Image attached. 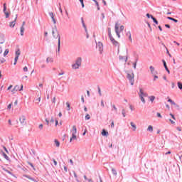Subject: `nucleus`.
Wrapping results in <instances>:
<instances>
[{"instance_id": "nucleus-16", "label": "nucleus", "mask_w": 182, "mask_h": 182, "mask_svg": "<svg viewBox=\"0 0 182 182\" xmlns=\"http://www.w3.org/2000/svg\"><path fill=\"white\" fill-rule=\"evenodd\" d=\"M127 36H128L130 42H133V40H132V33H130V31L127 33Z\"/></svg>"}, {"instance_id": "nucleus-56", "label": "nucleus", "mask_w": 182, "mask_h": 182, "mask_svg": "<svg viewBox=\"0 0 182 182\" xmlns=\"http://www.w3.org/2000/svg\"><path fill=\"white\" fill-rule=\"evenodd\" d=\"M53 163L55 166H58V162L56 161V160L53 159Z\"/></svg>"}, {"instance_id": "nucleus-42", "label": "nucleus", "mask_w": 182, "mask_h": 182, "mask_svg": "<svg viewBox=\"0 0 182 182\" xmlns=\"http://www.w3.org/2000/svg\"><path fill=\"white\" fill-rule=\"evenodd\" d=\"M112 173L114 174L115 176L117 175V171H116L115 169H112Z\"/></svg>"}, {"instance_id": "nucleus-62", "label": "nucleus", "mask_w": 182, "mask_h": 182, "mask_svg": "<svg viewBox=\"0 0 182 182\" xmlns=\"http://www.w3.org/2000/svg\"><path fill=\"white\" fill-rule=\"evenodd\" d=\"M165 26H166V28H168V29H170V25L166 24Z\"/></svg>"}, {"instance_id": "nucleus-9", "label": "nucleus", "mask_w": 182, "mask_h": 182, "mask_svg": "<svg viewBox=\"0 0 182 182\" xmlns=\"http://www.w3.org/2000/svg\"><path fill=\"white\" fill-rule=\"evenodd\" d=\"M16 19H18V14L14 16V20L9 23L10 28H14L16 25Z\"/></svg>"}, {"instance_id": "nucleus-61", "label": "nucleus", "mask_w": 182, "mask_h": 182, "mask_svg": "<svg viewBox=\"0 0 182 182\" xmlns=\"http://www.w3.org/2000/svg\"><path fill=\"white\" fill-rule=\"evenodd\" d=\"M50 123H55V119H53V118H51Z\"/></svg>"}, {"instance_id": "nucleus-2", "label": "nucleus", "mask_w": 182, "mask_h": 182, "mask_svg": "<svg viewBox=\"0 0 182 182\" xmlns=\"http://www.w3.org/2000/svg\"><path fill=\"white\" fill-rule=\"evenodd\" d=\"M124 31V26H121L119 23H116L115 24V32L118 38H120V33L123 32Z\"/></svg>"}, {"instance_id": "nucleus-1", "label": "nucleus", "mask_w": 182, "mask_h": 182, "mask_svg": "<svg viewBox=\"0 0 182 182\" xmlns=\"http://www.w3.org/2000/svg\"><path fill=\"white\" fill-rule=\"evenodd\" d=\"M52 35L54 39H58V52L60 50V36H59V32L56 28H53L52 31Z\"/></svg>"}, {"instance_id": "nucleus-51", "label": "nucleus", "mask_w": 182, "mask_h": 182, "mask_svg": "<svg viewBox=\"0 0 182 182\" xmlns=\"http://www.w3.org/2000/svg\"><path fill=\"white\" fill-rule=\"evenodd\" d=\"M24 177H26V178H29V180H33V178L28 176L27 175H25Z\"/></svg>"}, {"instance_id": "nucleus-27", "label": "nucleus", "mask_w": 182, "mask_h": 182, "mask_svg": "<svg viewBox=\"0 0 182 182\" xmlns=\"http://www.w3.org/2000/svg\"><path fill=\"white\" fill-rule=\"evenodd\" d=\"M168 102H169V103H171V105H173V106H176V102H174V101H172L171 99H168Z\"/></svg>"}, {"instance_id": "nucleus-57", "label": "nucleus", "mask_w": 182, "mask_h": 182, "mask_svg": "<svg viewBox=\"0 0 182 182\" xmlns=\"http://www.w3.org/2000/svg\"><path fill=\"white\" fill-rule=\"evenodd\" d=\"M133 65H134V68L136 69V66L137 65V61H136Z\"/></svg>"}, {"instance_id": "nucleus-25", "label": "nucleus", "mask_w": 182, "mask_h": 182, "mask_svg": "<svg viewBox=\"0 0 182 182\" xmlns=\"http://www.w3.org/2000/svg\"><path fill=\"white\" fill-rule=\"evenodd\" d=\"M82 23L83 28H85V32H87V28H86V25H85V21H83V18H82Z\"/></svg>"}, {"instance_id": "nucleus-64", "label": "nucleus", "mask_w": 182, "mask_h": 182, "mask_svg": "<svg viewBox=\"0 0 182 182\" xmlns=\"http://www.w3.org/2000/svg\"><path fill=\"white\" fill-rule=\"evenodd\" d=\"M70 163L72 164V166H73V161L72 159H70Z\"/></svg>"}, {"instance_id": "nucleus-29", "label": "nucleus", "mask_w": 182, "mask_h": 182, "mask_svg": "<svg viewBox=\"0 0 182 182\" xmlns=\"http://www.w3.org/2000/svg\"><path fill=\"white\" fill-rule=\"evenodd\" d=\"M9 53V50L6 49L4 53V56H6V55H8Z\"/></svg>"}, {"instance_id": "nucleus-45", "label": "nucleus", "mask_w": 182, "mask_h": 182, "mask_svg": "<svg viewBox=\"0 0 182 182\" xmlns=\"http://www.w3.org/2000/svg\"><path fill=\"white\" fill-rule=\"evenodd\" d=\"M156 115L158 117H160L161 119L162 117H161V114H160V112H157Z\"/></svg>"}, {"instance_id": "nucleus-49", "label": "nucleus", "mask_w": 182, "mask_h": 182, "mask_svg": "<svg viewBox=\"0 0 182 182\" xmlns=\"http://www.w3.org/2000/svg\"><path fill=\"white\" fill-rule=\"evenodd\" d=\"M6 18H9V14L8 12H5Z\"/></svg>"}, {"instance_id": "nucleus-14", "label": "nucleus", "mask_w": 182, "mask_h": 182, "mask_svg": "<svg viewBox=\"0 0 182 182\" xmlns=\"http://www.w3.org/2000/svg\"><path fill=\"white\" fill-rule=\"evenodd\" d=\"M14 87L16 88V90H17V92H18V90H20V91L23 90V85H21L20 89H19V85H16Z\"/></svg>"}, {"instance_id": "nucleus-17", "label": "nucleus", "mask_w": 182, "mask_h": 182, "mask_svg": "<svg viewBox=\"0 0 182 182\" xmlns=\"http://www.w3.org/2000/svg\"><path fill=\"white\" fill-rule=\"evenodd\" d=\"M54 143H55L56 147H59L60 146V143L59 142V141H58V139H55Z\"/></svg>"}, {"instance_id": "nucleus-30", "label": "nucleus", "mask_w": 182, "mask_h": 182, "mask_svg": "<svg viewBox=\"0 0 182 182\" xmlns=\"http://www.w3.org/2000/svg\"><path fill=\"white\" fill-rule=\"evenodd\" d=\"M20 55H21V50H17L16 51V56L19 57Z\"/></svg>"}, {"instance_id": "nucleus-33", "label": "nucleus", "mask_w": 182, "mask_h": 182, "mask_svg": "<svg viewBox=\"0 0 182 182\" xmlns=\"http://www.w3.org/2000/svg\"><path fill=\"white\" fill-rule=\"evenodd\" d=\"M149 99H150L151 102H154V99H156V97L151 96V97H149Z\"/></svg>"}, {"instance_id": "nucleus-40", "label": "nucleus", "mask_w": 182, "mask_h": 182, "mask_svg": "<svg viewBox=\"0 0 182 182\" xmlns=\"http://www.w3.org/2000/svg\"><path fill=\"white\" fill-rule=\"evenodd\" d=\"M11 108H12V103L9 104V105H8V107H7V109H8L9 110H11Z\"/></svg>"}, {"instance_id": "nucleus-26", "label": "nucleus", "mask_w": 182, "mask_h": 182, "mask_svg": "<svg viewBox=\"0 0 182 182\" xmlns=\"http://www.w3.org/2000/svg\"><path fill=\"white\" fill-rule=\"evenodd\" d=\"M102 136H107L109 134V132H106V130L103 129L102 132Z\"/></svg>"}, {"instance_id": "nucleus-7", "label": "nucleus", "mask_w": 182, "mask_h": 182, "mask_svg": "<svg viewBox=\"0 0 182 182\" xmlns=\"http://www.w3.org/2000/svg\"><path fill=\"white\" fill-rule=\"evenodd\" d=\"M139 97L142 102L146 103V100H144V97H147V93L143 92V90L141 88L139 89Z\"/></svg>"}, {"instance_id": "nucleus-43", "label": "nucleus", "mask_w": 182, "mask_h": 182, "mask_svg": "<svg viewBox=\"0 0 182 182\" xmlns=\"http://www.w3.org/2000/svg\"><path fill=\"white\" fill-rule=\"evenodd\" d=\"M112 107H113L114 110H115V112H117V107H116V105H113Z\"/></svg>"}, {"instance_id": "nucleus-60", "label": "nucleus", "mask_w": 182, "mask_h": 182, "mask_svg": "<svg viewBox=\"0 0 182 182\" xmlns=\"http://www.w3.org/2000/svg\"><path fill=\"white\" fill-rule=\"evenodd\" d=\"M176 129H177V130H178V132H181V127H178Z\"/></svg>"}, {"instance_id": "nucleus-54", "label": "nucleus", "mask_w": 182, "mask_h": 182, "mask_svg": "<svg viewBox=\"0 0 182 182\" xmlns=\"http://www.w3.org/2000/svg\"><path fill=\"white\" fill-rule=\"evenodd\" d=\"M59 11H60V13L62 14V7L60 6V3L59 4Z\"/></svg>"}, {"instance_id": "nucleus-59", "label": "nucleus", "mask_w": 182, "mask_h": 182, "mask_svg": "<svg viewBox=\"0 0 182 182\" xmlns=\"http://www.w3.org/2000/svg\"><path fill=\"white\" fill-rule=\"evenodd\" d=\"M5 42V41L3 39V40H1V37H0V43H4Z\"/></svg>"}, {"instance_id": "nucleus-55", "label": "nucleus", "mask_w": 182, "mask_h": 182, "mask_svg": "<svg viewBox=\"0 0 182 182\" xmlns=\"http://www.w3.org/2000/svg\"><path fill=\"white\" fill-rule=\"evenodd\" d=\"M101 106L102 107H105V103L103 102V100L101 101Z\"/></svg>"}, {"instance_id": "nucleus-10", "label": "nucleus", "mask_w": 182, "mask_h": 182, "mask_svg": "<svg viewBox=\"0 0 182 182\" xmlns=\"http://www.w3.org/2000/svg\"><path fill=\"white\" fill-rule=\"evenodd\" d=\"M19 122L21 124H26V117L25 115L21 116L19 117Z\"/></svg>"}, {"instance_id": "nucleus-39", "label": "nucleus", "mask_w": 182, "mask_h": 182, "mask_svg": "<svg viewBox=\"0 0 182 182\" xmlns=\"http://www.w3.org/2000/svg\"><path fill=\"white\" fill-rule=\"evenodd\" d=\"M4 12H6V4H4Z\"/></svg>"}, {"instance_id": "nucleus-48", "label": "nucleus", "mask_w": 182, "mask_h": 182, "mask_svg": "<svg viewBox=\"0 0 182 182\" xmlns=\"http://www.w3.org/2000/svg\"><path fill=\"white\" fill-rule=\"evenodd\" d=\"M154 80H156V79H159V76L156 75H154Z\"/></svg>"}, {"instance_id": "nucleus-8", "label": "nucleus", "mask_w": 182, "mask_h": 182, "mask_svg": "<svg viewBox=\"0 0 182 182\" xmlns=\"http://www.w3.org/2000/svg\"><path fill=\"white\" fill-rule=\"evenodd\" d=\"M41 97H42V92H38L37 93V98L35 100V102L37 105H39V103H41Z\"/></svg>"}, {"instance_id": "nucleus-52", "label": "nucleus", "mask_w": 182, "mask_h": 182, "mask_svg": "<svg viewBox=\"0 0 182 182\" xmlns=\"http://www.w3.org/2000/svg\"><path fill=\"white\" fill-rule=\"evenodd\" d=\"M94 2H95L97 6H99V2H97V0H92Z\"/></svg>"}, {"instance_id": "nucleus-18", "label": "nucleus", "mask_w": 182, "mask_h": 182, "mask_svg": "<svg viewBox=\"0 0 182 182\" xmlns=\"http://www.w3.org/2000/svg\"><path fill=\"white\" fill-rule=\"evenodd\" d=\"M5 62H6L5 58H2V55H0V65L1 63H5Z\"/></svg>"}, {"instance_id": "nucleus-21", "label": "nucleus", "mask_w": 182, "mask_h": 182, "mask_svg": "<svg viewBox=\"0 0 182 182\" xmlns=\"http://www.w3.org/2000/svg\"><path fill=\"white\" fill-rule=\"evenodd\" d=\"M151 18H152L154 23H156V25H159V21H157V19H156V18H154L153 16H151Z\"/></svg>"}, {"instance_id": "nucleus-24", "label": "nucleus", "mask_w": 182, "mask_h": 182, "mask_svg": "<svg viewBox=\"0 0 182 182\" xmlns=\"http://www.w3.org/2000/svg\"><path fill=\"white\" fill-rule=\"evenodd\" d=\"M162 62L164 63V66L166 70H168V68H167V64L166 63V61L164 60H163Z\"/></svg>"}, {"instance_id": "nucleus-31", "label": "nucleus", "mask_w": 182, "mask_h": 182, "mask_svg": "<svg viewBox=\"0 0 182 182\" xmlns=\"http://www.w3.org/2000/svg\"><path fill=\"white\" fill-rule=\"evenodd\" d=\"M147 130H148L149 132H153V127L151 126V125H149V126L148 127Z\"/></svg>"}, {"instance_id": "nucleus-41", "label": "nucleus", "mask_w": 182, "mask_h": 182, "mask_svg": "<svg viewBox=\"0 0 182 182\" xmlns=\"http://www.w3.org/2000/svg\"><path fill=\"white\" fill-rule=\"evenodd\" d=\"M98 93L100 96H102V90H100V87H98Z\"/></svg>"}, {"instance_id": "nucleus-44", "label": "nucleus", "mask_w": 182, "mask_h": 182, "mask_svg": "<svg viewBox=\"0 0 182 182\" xmlns=\"http://www.w3.org/2000/svg\"><path fill=\"white\" fill-rule=\"evenodd\" d=\"M38 127L40 130H42V129H43V124H41Z\"/></svg>"}, {"instance_id": "nucleus-32", "label": "nucleus", "mask_w": 182, "mask_h": 182, "mask_svg": "<svg viewBox=\"0 0 182 182\" xmlns=\"http://www.w3.org/2000/svg\"><path fill=\"white\" fill-rule=\"evenodd\" d=\"M90 115L89 114H87L85 115V120H90Z\"/></svg>"}, {"instance_id": "nucleus-19", "label": "nucleus", "mask_w": 182, "mask_h": 182, "mask_svg": "<svg viewBox=\"0 0 182 182\" xmlns=\"http://www.w3.org/2000/svg\"><path fill=\"white\" fill-rule=\"evenodd\" d=\"M167 19H169V21H173V22H176V23L178 22V20L173 18L172 17H167Z\"/></svg>"}, {"instance_id": "nucleus-36", "label": "nucleus", "mask_w": 182, "mask_h": 182, "mask_svg": "<svg viewBox=\"0 0 182 182\" xmlns=\"http://www.w3.org/2000/svg\"><path fill=\"white\" fill-rule=\"evenodd\" d=\"M28 164H29V166H31V167L33 168V170H35V166H33V164L31 162H28Z\"/></svg>"}, {"instance_id": "nucleus-3", "label": "nucleus", "mask_w": 182, "mask_h": 182, "mask_svg": "<svg viewBox=\"0 0 182 182\" xmlns=\"http://www.w3.org/2000/svg\"><path fill=\"white\" fill-rule=\"evenodd\" d=\"M72 137L70 139V143H72L73 140H77V137L76 136L77 133V129H76V126H73V129L71 131Z\"/></svg>"}, {"instance_id": "nucleus-12", "label": "nucleus", "mask_w": 182, "mask_h": 182, "mask_svg": "<svg viewBox=\"0 0 182 182\" xmlns=\"http://www.w3.org/2000/svg\"><path fill=\"white\" fill-rule=\"evenodd\" d=\"M149 69H150L151 73H152V75H157V71H156V70H154V67L150 66V67H149Z\"/></svg>"}, {"instance_id": "nucleus-13", "label": "nucleus", "mask_w": 182, "mask_h": 182, "mask_svg": "<svg viewBox=\"0 0 182 182\" xmlns=\"http://www.w3.org/2000/svg\"><path fill=\"white\" fill-rule=\"evenodd\" d=\"M50 18H52V21L53 22V23H56V20H55V16L53 15V14L51 12L49 14Z\"/></svg>"}, {"instance_id": "nucleus-28", "label": "nucleus", "mask_w": 182, "mask_h": 182, "mask_svg": "<svg viewBox=\"0 0 182 182\" xmlns=\"http://www.w3.org/2000/svg\"><path fill=\"white\" fill-rule=\"evenodd\" d=\"M178 89L182 90V83H181V82H178Z\"/></svg>"}, {"instance_id": "nucleus-37", "label": "nucleus", "mask_w": 182, "mask_h": 182, "mask_svg": "<svg viewBox=\"0 0 182 182\" xmlns=\"http://www.w3.org/2000/svg\"><path fill=\"white\" fill-rule=\"evenodd\" d=\"M122 115L124 117H126V110L124 109H122Z\"/></svg>"}, {"instance_id": "nucleus-11", "label": "nucleus", "mask_w": 182, "mask_h": 182, "mask_svg": "<svg viewBox=\"0 0 182 182\" xmlns=\"http://www.w3.org/2000/svg\"><path fill=\"white\" fill-rule=\"evenodd\" d=\"M97 48H99L100 52H102V50H103V43H98L97 45Z\"/></svg>"}, {"instance_id": "nucleus-23", "label": "nucleus", "mask_w": 182, "mask_h": 182, "mask_svg": "<svg viewBox=\"0 0 182 182\" xmlns=\"http://www.w3.org/2000/svg\"><path fill=\"white\" fill-rule=\"evenodd\" d=\"M51 62H53V58H50V57H48L47 58V63H51Z\"/></svg>"}, {"instance_id": "nucleus-5", "label": "nucleus", "mask_w": 182, "mask_h": 182, "mask_svg": "<svg viewBox=\"0 0 182 182\" xmlns=\"http://www.w3.org/2000/svg\"><path fill=\"white\" fill-rule=\"evenodd\" d=\"M82 65V58H78L75 64L72 65L73 69H79Z\"/></svg>"}, {"instance_id": "nucleus-50", "label": "nucleus", "mask_w": 182, "mask_h": 182, "mask_svg": "<svg viewBox=\"0 0 182 182\" xmlns=\"http://www.w3.org/2000/svg\"><path fill=\"white\" fill-rule=\"evenodd\" d=\"M169 122H171V124H176V122L173 121L172 119H169Z\"/></svg>"}, {"instance_id": "nucleus-34", "label": "nucleus", "mask_w": 182, "mask_h": 182, "mask_svg": "<svg viewBox=\"0 0 182 182\" xmlns=\"http://www.w3.org/2000/svg\"><path fill=\"white\" fill-rule=\"evenodd\" d=\"M66 106L68 107V110H70V104L69 102H66Z\"/></svg>"}, {"instance_id": "nucleus-15", "label": "nucleus", "mask_w": 182, "mask_h": 182, "mask_svg": "<svg viewBox=\"0 0 182 182\" xmlns=\"http://www.w3.org/2000/svg\"><path fill=\"white\" fill-rule=\"evenodd\" d=\"M132 127L133 128V131L136 132V129H137V127L136 126V124L134 122H131L130 123Z\"/></svg>"}, {"instance_id": "nucleus-20", "label": "nucleus", "mask_w": 182, "mask_h": 182, "mask_svg": "<svg viewBox=\"0 0 182 182\" xmlns=\"http://www.w3.org/2000/svg\"><path fill=\"white\" fill-rule=\"evenodd\" d=\"M3 154V157H4V159L6 160H9V156L6 155V154H5L4 152H2Z\"/></svg>"}, {"instance_id": "nucleus-63", "label": "nucleus", "mask_w": 182, "mask_h": 182, "mask_svg": "<svg viewBox=\"0 0 182 182\" xmlns=\"http://www.w3.org/2000/svg\"><path fill=\"white\" fill-rule=\"evenodd\" d=\"M146 16H147V18H151V15H149V14H146Z\"/></svg>"}, {"instance_id": "nucleus-22", "label": "nucleus", "mask_w": 182, "mask_h": 182, "mask_svg": "<svg viewBox=\"0 0 182 182\" xmlns=\"http://www.w3.org/2000/svg\"><path fill=\"white\" fill-rule=\"evenodd\" d=\"M25 31V27L21 26V36H23V32Z\"/></svg>"}, {"instance_id": "nucleus-58", "label": "nucleus", "mask_w": 182, "mask_h": 182, "mask_svg": "<svg viewBox=\"0 0 182 182\" xmlns=\"http://www.w3.org/2000/svg\"><path fill=\"white\" fill-rule=\"evenodd\" d=\"M58 75H59V76H62V75H65V72L62 71Z\"/></svg>"}, {"instance_id": "nucleus-35", "label": "nucleus", "mask_w": 182, "mask_h": 182, "mask_svg": "<svg viewBox=\"0 0 182 182\" xmlns=\"http://www.w3.org/2000/svg\"><path fill=\"white\" fill-rule=\"evenodd\" d=\"M18 59H19V57L16 56V58H15V59H14V60H15L14 65H16V63L18 62Z\"/></svg>"}, {"instance_id": "nucleus-53", "label": "nucleus", "mask_w": 182, "mask_h": 182, "mask_svg": "<svg viewBox=\"0 0 182 182\" xmlns=\"http://www.w3.org/2000/svg\"><path fill=\"white\" fill-rule=\"evenodd\" d=\"M111 127H114V122H112V123H111Z\"/></svg>"}, {"instance_id": "nucleus-38", "label": "nucleus", "mask_w": 182, "mask_h": 182, "mask_svg": "<svg viewBox=\"0 0 182 182\" xmlns=\"http://www.w3.org/2000/svg\"><path fill=\"white\" fill-rule=\"evenodd\" d=\"M16 92H18V90H16V89L15 88V87H14V89H13V90H11V92H12L13 94H15V93H16Z\"/></svg>"}, {"instance_id": "nucleus-47", "label": "nucleus", "mask_w": 182, "mask_h": 182, "mask_svg": "<svg viewBox=\"0 0 182 182\" xmlns=\"http://www.w3.org/2000/svg\"><path fill=\"white\" fill-rule=\"evenodd\" d=\"M170 116L173 119V120H176V117L173 114H170Z\"/></svg>"}, {"instance_id": "nucleus-6", "label": "nucleus", "mask_w": 182, "mask_h": 182, "mask_svg": "<svg viewBox=\"0 0 182 182\" xmlns=\"http://www.w3.org/2000/svg\"><path fill=\"white\" fill-rule=\"evenodd\" d=\"M108 33H109V38L111 42L113 43V45H115V46H117V45H119V43L116 41L114 38H113V36H112V30L110 29V28H108Z\"/></svg>"}, {"instance_id": "nucleus-46", "label": "nucleus", "mask_w": 182, "mask_h": 182, "mask_svg": "<svg viewBox=\"0 0 182 182\" xmlns=\"http://www.w3.org/2000/svg\"><path fill=\"white\" fill-rule=\"evenodd\" d=\"M23 70V72H28V67H24Z\"/></svg>"}, {"instance_id": "nucleus-4", "label": "nucleus", "mask_w": 182, "mask_h": 182, "mask_svg": "<svg viewBox=\"0 0 182 182\" xmlns=\"http://www.w3.org/2000/svg\"><path fill=\"white\" fill-rule=\"evenodd\" d=\"M127 79H129L132 86L134 85V74L132 73H128L127 75Z\"/></svg>"}]
</instances>
